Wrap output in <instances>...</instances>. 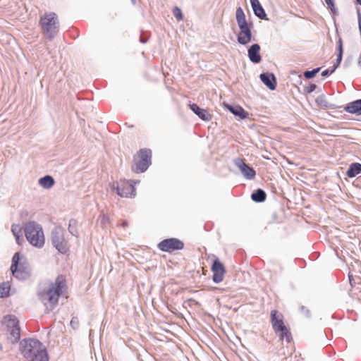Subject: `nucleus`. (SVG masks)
Returning <instances> with one entry per match:
<instances>
[{
    "instance_id": "33",
    "label": "nucleus",
    "mask_w": 361,
    "mask_h": 361,
    "mask_svg": "<svg viewBox=\"0 0 361 361\" xmlns=\"http://www.w3.org/2000/svg\"><path fill=\"white\" fill-rule=\"evenodd\" d=\"M71 326L74 329H78V326H79V320L78 319V317H73L71 321Z\"/></svg>"
},
{
    "instance_id": "2",
    "label": "nucleus",
    "mask_w": 361,
    "mask_h": 361,
    "mask_svg": "<svg viewBox=\"0 0 361 361\" xmlns=\"http://www.w3.org/2000/svg\"><path fill=\"white\" fill-rule=\"evenodd\" d=\"M66 286L65 279L63 276H59L54 283H51L48 290L39 292V299L47 305L49 302L51 309L58 303L59 298L62 293V290Z\"/></svg>"
},
{
    "instance_id": "9",
    "label": "nucleus",
    "mask_w": 361,
    "mask_h": 361,
    "mask_svg": "<svg viewBox=\"0 0 361 361\" xmlns=\"http://www.w3.org/2000/svg\"><path fill=\"white\" fill-rule=\"evenodd\" d=\"M64 229L60 226L55 227L51 233V244L62 254H65L69 250V245L64 237Z\"/></svg>"
},
{
    "instance_id": "8",
    "label": "nucleus",
    "mask_w": 361,
    "mask_h": 361,
    "mask_svg": "<svg viewBox=\"0 0 361 361\" xmlns=\"http://www.w3.org/2000/svg\"><path fill=\"white\" fill-rule=\"evenodd\" d=\"M11 271L14 277L19 280H26L30 276V270L25 263L20 262V255L18 252L14 254L12 258Z\"/></svg>"
},
{
    "instance_id": "36",
    "label": "nucleus",
    "mask_w": 361,
    "mask_h": 361,
    "mask_svg": "<svg viewBox=\"0 0 361 361\" xmlns=\"http://www.w3.org/2000/svg\"><path fill=\"white\" fill-rule=\"evenodd\" d=\"M331 73H332L331 71H330L329 69H326V70H324V71L322 72L321 75L322 77H326V76H328Z\"/></svg>"
},
{
    "instance_id": "38",
    "label": "nucleus",
    "mask_w": 361,
    "mask_h": 361,
    "mask_svg": "<svg viewBox=\"0 0 361 361\" xmlns=\"http://www.w3.org/2000/svg\"><path fill=\"white\" fill-rule=\"evenodd\" d=\"M128 222L126 221H123L122 223H121V226L123 227H126V226H128Z\"/></svg>"
},
{
    "instance_id": "24",
    "label": "nucleus",
    "mask_w": 361,
    "mask_h": 361,
    "mask_svg": "<svg viewBox=\"0 0 361 361\" xmlns=\"http://www.w3.org/2000/svg\"><path fill=\"white\" fill-rule=\"evenodd\" d=\"M277 334H279L281 340L285 338L288 343H289L292 338L291 334L286 326L283 327V329L279 330Z\"/></svg>"
},
{
    "instance_id": "40",
    "label": "nucleus",
    "mask_w": 361,
    "mask_h": 361,
    "mask_svg": "<svg viewBox=\"0 0 361 361\" xmlns=\"http://www.w3.org/2000/svg\"><path fill=\"white\" fill-rule=\"evenodd\" d=\"M357 3L360 5H361V0H356Z\"/></svg>"
},
{
    "instance_id": "34",
    "label": "nucleus",
    "mask_w": 361,
    "mask_h": 361,
    "mask_svg": "<svg viewBox=\"0 0 361 361\" xmlns=\"http://www.w3.org/2000/svg\"><path fill=\"white\" fill-rule=\"evenodd\" d=\"M317 88V85L315 84H311L310 85L307 89H306V91L308 93H311L313 91H314Z\"/></svg>"
},
{
    "instance_id": "25",
    "label": "nucleus",
    "mask_w": 361,
    "mask_h": 361,
    "mask_svg": "<svg viewBox=\"0 0 361 361\" xmlns=\"http://www.w3.org/2000/svg\"><path fill=\"white\" fill-rule=\"evenodd\" d=\"M11 231L13 234V235L16 237V240L18 244L20 243V240L22 235V229L21 227L19 225L13 224L11 226Z\"/></svg>"
},
{
    "instance_id": "27",
    "label": "nucleus",
    "mask_w": 361,
    "mask_h": 361,
    "mask_svg": "<svg viewBox=\"0 0 361 361\" xmlns=\"http://www.w3.org/2000/svg\"><path fill=\"white\" fill-rule=\"evenodd\" d=\"M315 102L318 106L324 108H327L329 106V102L326 100L324 95H320L317 97V99H315Z\"/></svg>"
},
{
    "instance_id": "31",
    "label": "nucleus",
    "mask_w": 361,
    "mask_h": 361,
    "mask_svg": "<svg viewBox=\"0 0 361 361\" xmlns=\"http://www.w3.org/2000/svg\"><path fill=\"white\" fill-rule=\"evenodd\" d=\"M300 311L301 312V314H302L305 317L307 318H310V310L307 308L304 305H301L300 307Z\"/></svg>"
},
{
    "instance_id": "39",
    "label": "nucleus",
    "mask_w": 361,
    "mask_h": 361,
    "mask_svg": "<svg viewBox=\"0 0 361 361\" xmlns=\"http://www.w3.org/2000/svg\"><path fill=\"white\" fill-rule=\"evenodd\" d=\"M140 42L142 43H145L146 42V39H145L142 36L140 37Z\"/></svg>"
},
{
    "instance_id": "1",
    "label": "nucleus",
    "mask_w": 361,
    "mask_h": 361,
    "mask_svg": "<svg viewBox=\"0 0 361 361\" xmlns=\"http://www.w3.org/2000/svg\"><path fill=\"white\" fill-rule=\"evenodd\" d=\"M20 350L27 361H48L45 347L37 339H23L20 343Z\"/></svg>"
},
{
    "instance_id": "28",
    "label": "nucleus",
    "mask_w": 361,
    "mask_h": 361,
    "mask_svg": "<svg viewBox=\"0 0 361 361\" xmlns=\"http://www.w3.org/2000/svg\"><path fill=\"white\" fill-rule=\"evenodd\" d=\"M320 69L321 68H317L312 71H305L304 73V76L307 79L312 78L317 73L319 72Z\"/></svg>"
},
{
    "instance_id": "4",
    "label": "nucleus",
    "mask_w": 361,
    "mask_h": 361,
    "mask_svg": "<svg viewBox=\"0 0 361 361\" xmlns=\"http://www.w3.org/2000/svg\"><path fill=\"white\" fill-rule=\"evenodd\" d=\"M24 233L27 241L33 246L42 247L44 245V235L42 227L35 221H29L24 226Z\"/></svg>"
},
{
    "instance_id": "3",
    "label": "nucleus",
    "mask_w": 361,
    "mask_h": 361,
    "mask_svg": "<svg viewBox=\"0 0 361 361\" xmlns=\"http://www.w3.org/2000/svg\"><path fill=\"white\" fill-rule=\"evenodd\" d=\"M235 18L240 32L237 36V41L240 44L246 45L252 41V24H248L245 15L241 7H238L235 12Z\"/></svg>"
},
{
    "instance_id": "12",
    "label": "nucleus",
    "mask_w": 361,
    "mask_h": 361,
    "mask_svg": "<svg viewBox=\"0 0 361 361\" xmlns=\"http://www.w3.org/2000/svg\"><path fill=\"white\" fill-rule=\"evenodd\" d=\"M211 269L213 272V281L216 283L221 282L224 280L226 269L224 264L220 262L218 257H215Z\"/></svg>"
},
{
    "instance_id": "42",
    "label": "nucleus",
    "mask_w": 361,
    "mask_h": 361,
    "mask_svg": "<svg viewBox=\"0 0 361 361\" xmlns=\"http://www.w3.org/2000/svg\"><path fill=\"white\" fill-rule=\"evenodd\" d=\"M360 101H361V99H360Z\"/></svg>"
},
{
    "instance_id": "35",
    "label": "nucleus",
    "mask_w": 361,
    "mask_h": 361,
    "mask_svg": "<svg viewBox=\"0 0 361 361\" xmlns=\"http://www.w3.org/2000/svg\"><path fill=\"white\" fill-rule=\"evenodd\" d=\"M338 52H343V42L341 38H339L338 41Z\"/></svg>"
},
{
    "instance_id": "7",
    "label": "nucleus",
    "mask_w": 361,
    "mask_h": 361,
    "mask_svg": "<svg viewBox=\"0 0 361 361\" xmlns=\"http://www.w3.org/2000/svg\"><path fill=\"white\" fill-rule=\"evenodd\" d=\"M4 324L7 331V338L12 343H17L20 338V329L18 319L13 315H7L4 317Z\"/></svg>"
},
{
    "instance_id": "15",
    "label": "nucleus",
    "mask_w": 361,
    "mask_h": 361,
    "mask_svg": "<svg viewBox=\"0 0 361 361\" xmlns=\"http://www.w3.org/2000/svg\"><path fill=\"white\" fill-rule=\"evenodd\" d=\"M259 51L260 46L258 44H253L249 47L247 50V55L251 62L254 63H259L262 61Z\"/></svg>"
},
{
    "instance_id": "6",
    "label": "nucleus",
    "mask_w": 361,
    "mask_h": 361,
    "mask_svg": "<svg viewBox=\"0 0 361 361\" xmlns=\"http://www.w3.org/2000/svg\"><path fill=\"white\" fill-rule=\"evenodd\" d=\"M152 151L149 149H141L133 157L132 170L137 173L145 172L151 164Z\"/></svg>"
},
{
    "instance_id": "10",
    "label": "nucleus",
    "mask_w": 361,
    "mask_h": 361,
    "mask_svg": "<svg viewBox=\"0 0 361 361\" xmlns=\"http://www.w3.org/2000/svg\"><path fill=\"white\" fill-rule=\"evenodd\" d=\"M135 184L136 182L132 180H122L119 182H115L112 185V188L116 191V193L122 197H134L136 195Z\"/></svg>"
},
{
    "instance_id": "14",
    "label": "nucleus",
    "mask_w": 361,
    "mask_h": 361,
    "mask_svg": "<svg viewBox=\"0 0 361 361\" xmlns=\"http://www.w3.org/2000/svg\"><path fill=\"white\" fill-rule=\"evenodd\" d=\"M271 322L276 333L286 326L283 323V315L275 310L271 311Z\"/></svg>"
},
{
    "instance_id": "16",
    "label": "nucleus",
    "mask_w": 361,
    "mask_h": 361,
    "mask_svg": "<svg viewBox=\"0 0 361 361\" xmlns=\"http://www.w3.org/2000/svg\"><path fill=\"white\" fill-rule=\"evenodd\" d=\"M259 78L262 82L271 90H274L276 87V78L273 73H263Z\"/></svg>"
},
{
    "instance_id": "41",
    "label": "nucleus",
    "mask_w": 361,
    "mask_h": 361,
    "mask_svg": "<svg viewBox=\"0 0 361 361\" xmlns=\"http://www.w3.org/2000/svg\"><path fill=\"white\" fill-rule=\"evenodd\" d=\"M1 349H2V346H1V345L0 344V350H1Z\"/></svg>"
},
{
    "instance_id": "32",
    "label": "nucleus",
    "mask_w": 361,
    "mask_h": 361,
    "mask_svg": "<svg viewBox=\"0 0 361 361\" xmlns=\"http://www.w3.org/2000/svg\"><path fill=\"white\" fill-rule=\"evenodd\" d=\"M342 57H343V52H338L337 54L336 62L334 64L333 69L331 70V73H333L337 68V67L339 66V64L341 63V62L342 61Z\"/></svg>"
},
{
    "instance_id": "21",
    "label": "nucleus",
    "mask_w": 361,
    "mask_h": 361,
    "mask_svg": "<svg viewBox=\"0 0 361 361\" xmlns=\"http://www.w3.org/2000/svg\"><path fill=\"white\" fill-rule=\"evenodd\" d=\"M38 182L39 184L44 189H50L55 183L54 178L49 175L40 178Z\"/></svg>"
},
{
    "instance_id": "18",
    "label": "nucleus",
    "mask_w": 361,
    "mask_h": 361,
    "mask_svg": "<svg viewBox=\"0 0 361 361\" xmlns=\"http://www.w3.org/2000/svg\"><path fill=\"white\" fill-rule=\"evenodd\" d=\"M225 106L231 113L241 119H245L248 116V113L238 105L226 104Z\"/></svg>"
},
{
    "instance_id": "17",
    "label": "nucleus",
    "mask_w": 361,
    "mask_h": 361,
    "mask_svg": "<svg viewBox=\"0 0 361 361\" xmlns=\"http://www.w3.org/2000/svg\"><path fill=\"white\" fill-rule=\"evenodd\" d=\"M190 108L202 120L205 121H209L211 120V114L206 109H201L197 104H190Z\"/></svg>"
},
{
    "instance_id": "29",
    "label": "nucleus",
    "mask_w": 361,
    "mask_h": 361,
    "mask_svg": "<svg viewBox=\"0 0 361 361\" xmlns=\"http://www.w3.org/2000/svg\"><path fill=\"white\" fill-rule=\"evenodd\" d=\"M173 14L178 21L183 20L182 11L178 6L173 8Z\"/></svg>"
},
{
    "instance_id": "13",
    "label": "nucleus",
    "mask_w": 361,
    "mask_h": 361,
    "mask_svg": "<svg viewBox=\"0 0 361 361\" xmlns=\"http://www.w3.org/2000/svg\"><path fill=\"white\" fill-rule=\"evenodd\" d=\"M234 163L246 179L252 180L255 177V171L252 167L245 164L243 159L240 158L236 159L234 161Z\"/></svg>"
},
{
    "instance_id": "26",
    "label": "nucleus",
    "mask_w": 361,
    "mask_h": 361,
    "mask_svg": "<svg viewBox=\"0 0 361 361\" xmlns=\"http://www.w3.org/2000/svg\"><path fill=\"white\" fill-rule=\"evenodd\" d=\"M10 291V285L8 283H0V298L8 296Z\"/></svg>"
},
{
    "instance_id": "19",
    "label": "nucleus",
    "mask_w": 361,
    "mask_h": 361,
    "mask_svg": "<svg viewBox=\"0 0 361 361\" xmlns=\"http://www.w3.org/2000/svg\"><path fill=\"white\" fill-rule=\"evenodd\" d=\"M252 8L255 15L260 19H266V13L259 0H250Z\"/></svg>"
},
{
    "instance_id": "37",
    "label": "nucleus",
    "mask_w": 361,
    "mask_h": 361,
    "mask_svg": "<svg viewBox=\"0 0 361 361\" xmlns=\"http://www.w3.org/2000/svg\"><path fill=\"white\" fill-rule=\"evenodd\" d=\"M73 222H75V221H73V220H71V221H69L68 230H69V232H70L71 234H73V231H72V230H71V225H72V223H73Z\"/></svg>"
},
{
    "instance_id": "23",
    "label": "nucleus",
    "mask_w": 361,
    "mask_h": 361,
    "mask_svg": "<svg viewBox=\"0 0 361 361\" xmlns=\"http://www.w3.org/2000/svg\"><path fill=\"white\" fill-rule=\"evenodd\" d=\"M266 197V192L262 189H257L251 195L252 200L255 202H263Z\"/></svg>"
},
{
    "instance_id": "5",
    "label": "nucleus",
    "mask_w": 361,
    "mask_h": 361,
    "mask_svg": "<svg viewBox=\"0 0 361 361\" xmlns=\"http://www.w3.org/2000/svg\"><path fill=\"white\" fill-rule=\"evenodd\" d=\"M39 24L43 34L47 38L51 40L59 30V22L56 13H49L41 17Z\"/></svg>"
},
{
    "instance_id": "22",
    "label": "nucleus",
    "mask_w": 361,
    "mask_h": 361,
    "mask_svg": "<svg viewBox=\"0 0 361 361\" xmlns=\"http://www.w3.org/2000/svg\"><path fill=\"white\" fill-rule=\"evenodd\" d=\"M361 173V164L359 163H353L350 165L346 175L349 178L355 177L357 175Z\"/></svg>"
},
{
    "instance_id": "30",
    "label": "nucleus",
    "mask_w": 361,
    "mask_h": 361,
    "mask_svg": "<svg viewBox=\"0 0 361 361\" xmlns=\"http://www.w3.org/2000/svg\"><path fill=\"white\" fill-rule=\"evenodd\" d=\"M328 7L331 9L334 15L338 14V11L335 7L334 2L333 0H324Z\"/></svg>"
},
{
    "instance_id": "11",
    "label": "nucleus",
    "mask_w": 361,
    "mask_h": 361,
    "mask_svg": "<svg viewBox=\"0 0 361 361\" xmlns=\"http://www.w3.org/2000/svg\"><path fill=\"white\" fill-rule=\"evenodd\" d=\"M158 248L166 252H173L176 250H181L184 247L183 241L178 238H171L161 240L157 245Z\"/></svg>"
},
{
    "instance_id": "20",
    "label": "nucleus",
    "mask_w": 361,
    "mask_h": 361,
    "mask_svg": "<svg viewBox=\"0 0 361 361\" xmlns=\"http://www.w3.org/2000/svg\"><path fill=\"white\" fill-rule=\"evenodd\" d=\"M344 110L350 114H361V101L360 99L355 100L348 104Z\"/></svg>"
}]
</instances>
